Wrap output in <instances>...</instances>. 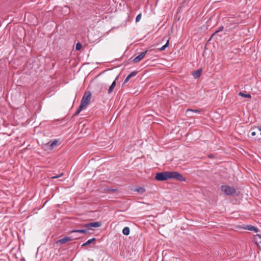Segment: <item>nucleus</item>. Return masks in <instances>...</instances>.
Instances as JSON below:
<instances>
[{
	"instance_id": "12",
	"label": "nucleus",
	"mask_w": 261,
	"mask_h": 261,
	"mask_svg": "<svg viewBox=\"0 0 261 261\" xmlns=\"http://www.w3.org/2000/svg\"><path fill=\"white\" fill-rule=\"evenodd\" d=\"M122 233L124 235L128 236L130 233V229L128 227H125L122 230Z\"/></svg>"
},
{
	"instance_id": "6",
	"label": "nucleus",
	"mask_w": 261,
	"mask_h": 261,
	"mask_svg": "<svg viewBox=\"0 0 261 261\" xmlns=\"http://www.w3.org/2000/svg\"><path fill=\"white\" fill-rule=\"evenodd\" d=\"M147 53V50H145L142 53H141L139 55L137 56L134 60L133 61L135 63H137L140 62L141 60H142L145 57L146 54Z\"/></svg>"
},
{
	"instance_id": "2",
	"label": "nucleus",
	"mask_w": 261,
	"mask_h": 261,
	"mask_svg": "<svg viewBox=\"0 0 261 261\" xmlns=\"http://www.w3.org/2000/svg\"><path fill=\"white\" fill-rule=\"evenodd\" d=\"M91 95L92 94L90 91H86L82 98L80 105L84 108H86L90 103Z\"/></svg>"
},
{
	"instance_id": "20",
	"label": "nucleus",
	"mask_w": 261,
	"mask_h": 261,
	"mask_svg": "<svg viewBox=\"0 0 261 261\" xmlns=\"http://www.w3.org/2000/svg\"><path fill=\"white\" fill-rule=\"evenodd\" d=\"M169 45V40H168L166 42V43L163 45L162 47L160 48V50H164L166 47H167Z\"/></svg>"
},
{
	"instance_id": "18",
	"label": "nucleus",
	"mask_w": 261,
	"mask_h": 261,
	"mask_svg": "<svg viewBox=\"0 0 261 261\" xmlns=\"http://www.w3.org/2000/svg\"><path fill=\"white\" fill-rule=\"evenodd\" d=\"M114 89V81H113V82L112 83V84L109 87V89L108 90V93H112Z\"/></svg>"
},
{
	"instance_id": "27",
	"label": "nucleus",
	"mask_w": 261,
	"mask_h": 261,
	"mask_svg": "<svg viewBox=\"0 0 261 261\" xmlns=\"http://www.w3.org/2000/svg\"><path fill=\"white\" fill-rule=\"evenodd\" d=\"M110 70H111V69L107 70V71H110ZM105 72H106V71H105Z\"/></svg>"
},
{
	"instance_id": "13",
	"label": "nucleus",
	"mask_w": 261,
	"mask_h": 261,
	"mask_svg": "<svg viewBox=\"0 0 261 261\" xmlns=\"http://www.w3.org/2000/svg\"><path fill=\"white\" fill-rule=\"evenodd\" d=\"M239 95L240 96H241L245 97V98H251V95L250 94H245L242 92H240L239 93Z\"/></svg>"
},
{
	"instance_id": "21",
	"label": "nucleus",
	"mask_w": 261,
	"mask_h": 261,
	"mask_svg": "<svg viewBox=\"0 0 261 261\" xmlns=\"http://www.w3.org/2000/svg\"><path fill=\"white\" fill-rule=\"evenodd\" d=\"M82 46V45L81 43H80V42L77 43L76 44V46H75L76 50H80Z\"/></svg>"
},
{
	"instance_id": "17",
	"label": "nucleus",
	"mask_w": 261,
	"mask_h": 261,
	"mask_svg": "<svg viewBox=\"0 0 261 261\" xmlns=\"http://www.w3.org/2000/svg\"><path fill=\"white\" fill-rule=\"evenodd\" d=\"M188 112H195V113H200L201 111L200 110H198V109H188L187 110H186V113Z\"/></svg>"
},
{
	"instance_id": "25",
	"label": "nucleus",
	"mask_w": 261,
	"mask_h": 261,
	"mask_svg": "<svg viewBox=\"0 0 261 261\" xmlns=\"http://www.w3.org/2000/svg\"><path fill=\"white\" fill-rule=\"evenodd\" d=\"M255 135H256V133H255V132H252L251 133V135H252V136H255Z\"/></svg>"
},
{
	"instance_id": "7",
	"label": "nucleus",
	"mask_w": 261,
	"mask_h": 261,
	"mask_svg": "<svg viewBox=\"0 0 261 261\" xmlns=\"http://www.w3.org/2000/svg\"><path fill=\"white\" fill-rule=\"evenodd\" d=\"M243 229H247L250 231H254L256 232H257L258 231V229L256 227L252 226V225H246L244 227H242Z\"/></svg>"
},
{
	"instance_id": "9",
	"label": "nucleus",
	"mask_w": 261,
	"mask_h": 261,
	"mask_svg": "<svg viewBox=\"0 0 261 261\" xmlns=\"http://www.w3.org/2000/svg\"><path fill=\"white\" fill-rule=\"evenodd\" d=\"M202 73V69H199L198 70H195L192 72V74L195 78H198Z\"/></svg>"
},
{
	"instance_id": "15",
	"label": "nucleus",
	"mask_w": 261,
	"mask_h": 261,
	"mask_svg": "<svg viewBox=\"0 0 261 261\" xmlns=\"http://www.w3.org/2000/svg\"><path fill=\"white\" fill-rule=\"evenodd\" d=\"M85 108L83 107H82L81 105L79 106V107L78 108L77 110H76V111L75 112V114H74V115L75 116H76L77 115H79L80 114V113L81 112V111L84 109Z\"/></svg>"
},
{
	"instance_id": "23",
	"label": "nucleus",
	"mask_w": 261,
	"mask_h": 261,
	"mask_svg": "<svg viewBox=\"0 0 261 261\" xmlns=\"http://www.w3.org/2000/svg\"><path fill=\"white\" fill-rule=\"evenodd\" d=\"M64 173H61V174H60L59 175H55V176H53L51 177V178L53 179H55V178H57L58 177H61L63 175Z\"/></svg>"
},
{
	"instance_id": "5",
	"label": "nucleus",
	"mask_w": 261,
	"mask_h": 261,
	"mask_svg": "<svg viewBox=\"0 0 261 261\" xmlns=\"http://www.w3.org/2000/svg\"><path fill=\"white\" fill-rule=\"evenodd\" d=\"M72 239L71 237H64L63 239H61L60 240H58L56 241V244H65L70 241H72Z\"/></svg>"
},
{
	"instance_id": "22",
	"label": "nucleus",
	"mask_w": 261,
	"mask_h": 261,
	"mask_svg": "<svg viewBox=\"0 0 261 261\" xmlns=\"http://www.w3.org/2000/svg\"><path fill=\"white\" fill-rule=\"evenodd\" d=\"M141 17H142V14L141 13H140L139 14H138L136 18V22H138L140 21V20L141 19Z\"/></svg>"
},
{
	"instance_id": "11",
	"label": "nucleus",
	"mask_w": 261,
	"mask_h": 261,
	"mask_svg": "<svg viewBox=\"0 0 261 261\" xmlns=\"http://www.w3.org/2000/svg\"><path fill=\"white\" fill-rule=\"evenodd\" d=\"M95 241H96V239L95 238L91 239L88 240L87 242H86L84 244H83L82 245V247L87 246V245H89V244H90L91 243H94Z\"/></svg>"
},
{
	"instance_id": "4",
	"label": "nucleus",
	"mask_w": 261,
	"mask_h": 261,
	"mask_svg": "<svg viewBox=\"0 0 261 261\" xmlns=\"http://www.w3.org/2000/svg\"><path fill=\"white\" fill-rule=\"evenodd\" d=\"M101 225V222L97 221L94 222H90L88 223H86L84 225V227L87 228H91V227H98Z\"/></svg>"
},
{
	"instance_id": "8",
	"label": "nucleus",
	"mask_w": 261,
	"mask_h": 261,
	"mask_svg": "<svg viewBox=\"0 0 261 261\" xmlns=\"http://www.w3.org/2000/svg\"><path fill=\"white\" fill-rule=\"evenodd\" d=\"M138 71H133L125 79V80H124V83L123 84H125L129 80V79L133 77V76H136L137 73H138Z\"/></svg>"
},
{
	"instance_id": "16",
	"label": "nucleus",
	"mask_w": 261,
	"mask_h": 261,
	"mask_svg": "<svg viewBox=\"0 0 261 261\" xmlns=\"http://www.w3.org/2000/svg\"><path fill=\"white\" fill-rule=\"evenodd\" d=\"M136 191L138 193L142 194L145 191V189L143 187H139L136 189Z\"/></svg>"
},
{
	"instance_id": "3",
	"label": "nucleus",
	"mask_w": 261,
	"mask_h": 261,
	"mask_svg": "<svg viewBox=\"0 0 261 261\" xmlns=\"http://www.w3.org/2000/svg\"><path fill=\"white\" fill-rule=\"evenodd\" d=\"M221 189L222 191L227 195H232L236 191V190L234 187L226 185L222 186Z\"/></svg>"
},
{
	"instance_id": "24",
	"label": "nucleus",
	"mask_w": 261,
	"mask_h": 261,
	"mask_svg": "<svg viewBox=\"0 0 261 261\" xmlns=\"http://www.w3.org/2000/svg\"><path fill=\"white\" fill-rule=\"evenodd\" d=\"M256 237H257L259 239V240L258 241V243L259 244H261V234H257L256 235Z\"/></svg>"
},
{
	"instance_id": "10",
	"label": "nucleus",
	"mask_w": 261,
	"mask_h": 261,
	"mask_svg": "<svg viewBox=\"0 0 261 261\" xmlns=\"http://www.w3.org/2000/svg\"><path fill=\"white\" fill-rule=\"evenodd\" d=\"M70 233H74V232H80L84 234H87L88 232V231L87 229H73L70 232Z\"/></svg>"
},
{
	"instance_id": "14",
	"label": "nucleus",
	"mask_w": 261,
	"mask_h": 261,
	"mask_svg": "<svg viewBox=\"0 0 261 261\" xmlns=\"http://www.w3.org/2000/svg\"><path fill=\"white\" fill-rule=\"evenodd\" d=\"M58 144V141L55 140H54L50 145V149L51 150L54 149L56 146H57Z\"/></svg>"
},
{
	"instance_id": "1",
	"label": "nucleus",
	"mask_w": 261,
	"mask_h": 261,
	"mask_svg": "<svg viewBox=\"0 0 261 261\" xmlns=\"http://www.w3.org/2000/svg\"><path fill=\"white\" fill-rule=\"evenodd\" d=\"M155 179L158 181H164L168 179H175L180 181H185L186 178L176 171H165L156 174Z\"/></svg>"
},
{
	"instance_id": "26",
	"label": "nucleus",
	"mask_w": 261,
	"mask_h": 261,
	"mask_svg": "<svg viewBox=\"0 0 261 261\" xmlns=\"http://www.w3.org/2000/svg\"><path fill=\"white\" fill-rule=\"evenodd\" d=\"M258 129L260 131V135H261V127H258Z\"/></svg>"
},
{
	"instance_id": "19",
	"label": "nucleus",
	"mask_w": 261,
	"mask_h": 261,
	"mask_svg": "<svg viewBox=\"0 0 261 261\" xmlns=\"http://www.w3.org/2000/svg\"><path fill=\"white\" fill-rule=\"evenodd\" d=\"M223 29H224V27H223V26H221V27H220L219 28V30H217V31H215V33H214L212 35V36H211V38H212V37H213V36H214L216 34L218 33V32H221V31H222L223 30Z\"/></svg>"
}]
</instances>
